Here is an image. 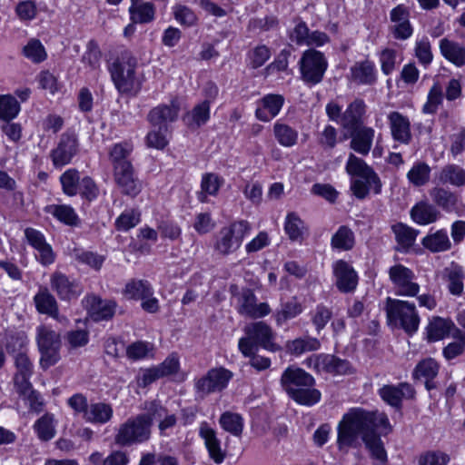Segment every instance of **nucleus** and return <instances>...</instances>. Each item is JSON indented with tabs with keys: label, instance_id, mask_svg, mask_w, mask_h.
I'll return each instance as SVG.
<instances>
[{
	"label": "nucleus",
	"instance_id": "obj_36",
	"mask_svg": "<svg viewBox=\"0 0 465 465\" xmlns=\"http://www.w3.org/2000/svg\"><path fill=\"white\" fill-rule=\"evenodd\" d=\"M454 323L450 319H443L440 317H434L427 327L429 341H440L449 336Z\"/></svg>",
	"mask_w": 465,
	"mask_h": 465
},
{
	"label": "nucleus",
	"instance_id": "obj_20",
	"mask_svg": "<svg viewBox=\"0 0 465 465\" xmlns=\"http://www.w3.org/2000/svg\"><path fill=\"white\" fill-rule=\"evenodd\" d=\"M51 288L61 300L70 301L77 298L81 288L74 281H71L65 274L54 272L50 279Z\"/></svg>",
	"mask_w": 465,
	"mask_h": 465
},
{
	"label": "nucleus",
	"instance_id": "obj_37",
	"mask_svg": "<svg viewBox=\"0 0 465 465\" xmlns=\"http://www.w3.org/2000/svg\"><path fill=\"white\" fill-rule=\"evenodd\" d=\"M444 275L448 281L450 292L453 295H460L463 292V280L465 278L462 268L458 264L452 263L450 267L445 268Z\"/></svg>",
	"mask_w": 465,
	"mask_h": 465
},
{
	"label": "nucleus",
	"instance_id": "obj_11",
	"mask_svg": "<svg viewBox=\"0 0 465 465\" xmlns=\"http://www.w3.org/2000/svg\"><path fill=\"white\" fill-rule=\"evenodd\" d=\"M346 172L352 177H360L373 185V192L379 194L381 191V182L374 170L364 160L351 153L346 163Z\"/></svg>",
	"mask_w": 465,
	"mask_h": 465
},
{
	"label": "nucleus",
	"instance_id": "obj_35",
	"mask_svg": "<svg viewBox=\"0 0 465 465\" xmlns=\"http://www.w3.org/2000/svg\"><path fill=\"white\" fill-rule=\"evenodd\" d=\"M422 245L432 252H445L450 249L451 242L445 230H438L422 239Z\"/></svg>",
	"mask_w": 465,
	"mask_h": 465
},
{
	"label": "nucleus",
	"instance_id": "obj_24",
	"mask_svg": "<svg viewBox=\"0 0 465 465\" xmlns=\"http://www.w3.org/2000/svg\"><path fill=\"white\" fill-rule=\"evenodd\" d=\"M366 112V105L363 100L355 99L342 113L341 126L349 131L363 125V116Z\"/></svg>",
	"mask_w": 465,
	"mask_h": 465
},
{
	"label": "nucleus",
	"instance_id": "obj_22",
	"mask_svg": "<svg viewBox=\"0 0 465 465\" xmlns=\"http://www.w3.org/2000/svg\"><path fill=\"white\" fill-rule=\"evenodd\" d=\"M283 104L284 97L282 94H266L258 101L255 115L260 121L269 122L278 115Z\"/></svg>",
	"mask_w": 465,
	"mask_h": 465
},
{
	"label": "nucleus",
	"instance_id": "obj_59",
	"mask_svg": "<svg viewBox=\"0 0 465 465\" xmlns=\"http://www.w3.org/2000/svg\"><path fill=\"white\" fill-rule=\"evenodd\" d=\"M74 257L79 262L86 264L95 271H99L102 268L105 260L104 255L89 251H76Z\"/></svg>",
	"mask_w": 465,
	"mask_h": 465
},
{
	"label": "nucleus",
	"instance_id": "obj_13",
	"mask_svg": "<svg viewBox=\"0 0 465 465\" xmlns=\"http://www.w3.org/2000/svg\"><path fill=\"white\" fill-rule=\"evenodd\" d=\"M308 365L318 372L324 371L331 374H346L351 369L348 361L331 354L312 356L308 359Z\"/></svg>",
	"mask_w": 465,
	"mask_h": 465
},
{
	"label": "nucleus",
	"instance_id": "obj_58",
	"mask_svg": "<svg viewBox=\"0 0 465 465\" xmlns=\"http://www.w3.org/2000/svg\"><path fill=\"white\" fill-rule=\"evenodd\" d=\"M414 52L415 56L420 64L427 67L431 64L433 54L431 52V45L428 38L425 37L417 41Z\"/></svg>",
	"mask_w": 465,
	"mask_h": 465
},
{
	"label": "nucleus",
	"instance_id": "obj_31",
	"mask_svg": "<svg viewBox=\"0 0 465 465\" xmlns=\"http://www.w3.org/2000/svg\"><path fill=\"white\" fill-rule=\"evenodd\" d=\"M441 54L457 66L465 65V47L454 41L442 38L440 41Z\"/></svg>",
	"mask_w": 465,
	"mask_h": 465
},
{
	"label": "nucleus",
	"instance_id": "obj_42",
	"mask_svg": "<svg viewBox=\"0 0 465 465\" xmlns=\"http://www.w3.org/2000/svg\"><path fill=\"white\" fill-rule=\"evenodd\" d=\"M433 202L446 212H452L456 209L458 203L457 195L442 187H435L430 192Z\"/></svg>",
	"mask_w": 465,
	"mask_h": 465
},
{
	"label": "nucleus",
	"instance_id": "obj_39",
	"mask_svg": "<svg viewBox=\"0 0 465 465\" xmlns=\"http://www.w3.org/2000/svg\"><path fill=\"white\" fill-rule=\"evenodd\" d=\"M153 293L151 284L144 280H132L126 283L124 294L133 300H145Z\"/></svg>",
	"mask_w": 465,
	"mask_h": 465
},
{
	"label": "nucleus",
	"instance_id": "obj_10",
	"mask_svg": "<svg viewBox=\"0 0 465 465\" xmlns=\"http://www.w3.org/2000/svg\"><path fill=\"white\" fill-rule=\"evenodd\" d=\"M389 277L394 285L395 293L400 296L415 297L420 292V285L414 282V272L402 264H396L389 269Z\"/></svg>",
	"mask_w": 465,
	"mask_h": 465
},
{
	"label": "nucleus",
	"instance_id": "obj_6",
	"mask_svg": "<svg viewBox=\"0 0 465 465\" xmlns=\"http://www.w3.org/2000/svg\"><path fill=\"white\" fill-rule=\"evenodd\" d=\"M246 337L239 340L238 347L244 356H251L261 346L265 350L276 351L280 347L273 341L272 328L263 322L251 323L244 328Z\"/></svg>",
	"mask_w": 465,
	"mask_h": 465
},
{
	"label": "nucleus",
	"instance_id": "obj_33",
	"mask_svg": "<svg viewBox=\"0 0 465 465\" xmlns=\"http://www.w3.org/2000/svg\"><path fill=\"white\" fill-rule=\"evenodd\" d=\"M35 307L40 313L48 314L51 317L57 318L58 305L54 295L50 293L47 288L41 289L34 298Z\"/></svg>",
	"mask_w": 465,
	"mask_h": 465
},
{
	"label": "nucleus",
	"instance_id": "obj_60",
	"mask_svg": "<svg viewBox=\"0 0 465 465\" xmlns=\"http://www.w3.org/2000/svg\"><path fill=\"white\" fill-rule=\"evenodd\" d=\"M332 316L331 309L323 304L316 306L315 310L312 312V322L315 326L317 332L324 329Z\"/></svg>",
	"mask_w": 465,
	"mask_h": 465
},
{
	"label": "nucleus",
	"instance_id": "obj_38",
	"mask_svg": "<svg viewBox=\"0 0 465 465\" xmlns=\"http://www.w3.org/2000/svg\"><path fill=\"white\" fill-rule=\"evenodd\" d=\"M210 119V101L204 100L196 104L190 114H187L185 120L187 125L191 129H197L205 124Z\"/></svg>",
	"mask_w": 465,
	"mask_h": 465
},
{
	"label": "nucleus",
	"instance_id": "obj_49",
	"mask_svg": "<svg viewBox=\"0 0 465 465\" xmlns=\"http://www.w3.org/2000/svg\"><path fill=\"white\" fill-rule=\"evenodd\" d=\"M36 341L38 350L45 348L61 347L60 335L47 326L37 328Z\"/></svg>",
	"mask_w": 465,
	"mask_h": 465
},
{
	"label": "nucleus",
	"instance_id": "obj_15",
	"mask_svg": "<svg viewBox=\"0 0 465 465\" xmlns=\"http://www.w3.org/2000/svg\"><path fill=\"white\" fill-rule=\"evenodd\" d=\"M179 111V104L172 101L170 104H160L150 110L147 120L153 126L166 131L168 124L177 120Z\"/></svg>",
	"mask_w": 465,
	"mask_h": 465
},
{
	"label": "nucleus",
	"instance_id": "obj_61",
	"mask_svg": "<svg viewBox=\"0 0 465 465\" xmlns=\"http://www.w3.org/2000/svg\"><path fill=\"white\" fill-rule=\"evenodd\" d=\"M140 222V213L132 209L124 212L115 221L118 231H128Z\"/></svg>",
	"mask_w": 465,
	"mask_h": 465
},
{
	"label": "nucleus",
	"instance_id": "obj_56",
	"mask_svg": "<svg viewBox=\"0 0 465 465\" xmlns=\"http://www.w3.org/2000/svg\"><path fill=\"white\" fill-rule=\"evenodd\" d=\"M442 102V89L439 84H434L429 91L427 102L422 107L426 114H434Z\"/></svg>",
	"mask_w": 465,
	"mask_h": 465
},
{
	"label": "nucleus",
	"instance_id": "obj_55",
	"mask_svg": "<svg viewBox=\"0 0 465 465\" xmlns=\"http://www.w3.org/2000/svg\"><path fill=\"white\" fill-rule=\"evenodd\" d=\"M284 230L292 241H297L302 237L303 222L295 213H289L285 220Z\"/></svg>",
	"mask_w": 465,
	"mask_h": 465
},
{
	"label": "nucleus",
	"instance_id": "obj_52",
	"mask_svg": "<svg viewBox=\"0 0 465 465\" xmlns=\"http://www.w3.org/2000/svg\"><path fill=\"white\" fill-rule=\"evenodd\" d=\"M222 428L232 434L233 436H241L243 429V421L241 415L232 412H224L220 418Z\"/></svg>",
	"mask_w": 465,
	"mask_h": 465
},
{
	"label": "nucleus",
	"instance_id": "obj_1",
	"mask_svg": "<svg viewBox=\"0 0 465 465\" xmlns=\"http://www.w3.org/2000/svg\"><path fill=\"white\" fill-rule=\"evenodd\" d=\"M377 429H381L384 435L392 431V426L384 412L351 409L338 424V448L357 447L360 432H376Z\"/></svg>",
	"mask_w": 465,
	"mask_h": 465
},
{
	"label": "nucleus",
	"instance_id": "obj_54",
	"mask_svg": "<svg viewBox=\"0 0 465 465\" xmlns=\"http://www.w3.org/2000/svg\"><path fill=\"white\" fill-rule=\"evenodd\" d=\"M63 191L69 196H74L77 193L80 176L75 169H69L65 171L60 177Z\"/></svg>",
	"mask_w": 465,
	"mask_h": 465
},
{
	"label": "nucleus",
	"instance_id": "obj_14",
	"mask_svg": "<svg viewBox=\"0 0 465 465\" xmlns=\"http://www.w3.org/2000/svg\"><path fill=\"white\" fill-rule=\"evenodd\" d=\"M114 180L121 193L135 197L142 190V182L134 173L133 164L114 171Z\"/></svg>",
	"mask_w": 465,
	"mask_h": 465
},
{
	"label": "nucleus",
	"instance_id": "obj_4",
	"mask_svg": "<svg viewBox=\"0 0 465 465\" xmlns=\"http://www.w3.org/2000/svg\"><path fill=\"white\" fill-rule=\"evenodd\" d=\"M385 312L389 325L402 329L410 336L418 331L420 319L414 303L388 297Z\"/></svg>",
	"mask_w": 465,
	"mask_h": 465
},
{
	"label": "nucleus",
	"instance_id": "obj_64",
	"mask_svg": "<svg viewBox=\"0 0 465 465\" xmlns=\"http://www.w3.org/2000/svg\"><path fill=\"white\" fill-rule=\"evenodd\" d=\"M173 15L177 22L185 26H193L197 21V16L194 12L182 5H178L174 7Z\"/></svg>",
	"mask_w": 465,
	"mask_h": 465
},
{
	"label": "nucleus",
	"instance_id": "obj_16",
	"mask_svg": "<svg viewBox=\"0 0 465 465\" xmlns=\"http://www.w3.org/2000/svg\"><path fill=\"white\" fill-rule=\"evenodd\" d=\"M381 398L391 407L400 409L402 399H412L415 390L408 382H401L398 385H384L379 390Z\"/></svg>",
	"mask_w": 465,
	"mask_h": 465
},
{
	"label": "nucleus",
	"instance_id": "obj_23",
	"mask_svg": "<svg viewBox=\"0 0 465 465\" xmlns=\"http://www.w3.org/2000/svg\"><path fill=\"white\" fill-rule=\"evenodd\" d=\"M392 138L403 144L411 140V122L408 117L399 112H391L388 115Z\"/></svg>",
	"mask_w": 465,
	"mask_h": 465
},
{
	"label": "nucleus",
	"instance_id": "obj_41",
	"mask_svg": "<svg viewBox=\"0 0 465 465\" xmlns=\"http://www.w3.org/2000/svg\"><path fill=\"white\" fill-rule=\"evenodd\" d=\"M321 342L317 338L305 336L297 338L288 341L286 344L287 351L292 355H301L304 352L314 351L319 350Z\"/></svg>",
	"mask_w": 465,
	"mask_h": 465
},
{
	"label": "nucleus",
	"instance_id": "obj_45",
	"mask_svg": "<svg viewBox=\"0 0 465 465\" xmlns=\"http://www.w3.org/2000/svg\"><path fill=\"white\" fill-rule=\"evenodd\" d=\"M331 245L333 249L349 251L354 245V233L345 225L339 227L337 232L332 235Z\"/></svg>",
	"mask_w": 465,
	"mask_h": 465
},
{
	"label": "nucleus",
	"instance_id": "obj_32",
	"mask_svg": "<svg viewBox=\"0 0 465 465\" xmlns=\"http://www.w3.org/2000/svg\"><path fill=\"white\" fill-rule=\"evenodd\" d=\"M129 13L134 23L148 24L154 19L155 5L151 2L136 4V0H132Z\"/></svg>",
	"mask_w": 465,
	"mask_h": 465
},
{
	"label": "nucleus",
	"instance_id": "obj_34",
	"mask_svg": "<svg viewBox=\"0 0 465 465\" xmlns=\"http://www.w3.org/2000/svg\"><path fill=\"white\" fill-rule=\"evenodd\" d=\"M133 151V146L129 143H115L109 152L110 161L114 171L132 164L129 156Z\"/></svg>",
	"mask_w": 465,
	"mask_h": 465
},
{
	"label": "nucleus",
	"instance_id": "obj_30",
	"mask_svg": "<svg viewBox=\"0 0 465 465\" xmlns=\"http://www.w3.org/2000/svg\"><path fill=\"white\" fill-rule=\"evenodd\" d=\"M437 179L440 184L462 187L465 185V169L458 164L448 163L440 169Z\"/></svg>",
	"mask_w": 465,
	"mask_h": 465
},
{
	"label": "nucleus",
	"instance_id": "obj_62",
	"mask_svg": "<svg viewBox=\"0 0 465 465\" xmlns=\"http://www.w3.org/2000/svg\"><path fill=\"white\" fill-rule=\"evenodd\" d=\"M302 312V306L297 302H289L282 306V309L275 314L278 324L292 319Z\"/></svg>",
	"mask_w": 465,
	"mask_h": 465
},
{
	"label": "nucleus",
	"instance_id": "obj_5",
	"mask_svg": "<svg viewBox=\"0 0 465 465\" xmlns=\"http://www.w3.org/2000/svg\"><path fill=\"white\" fill-rule=\"evenodd\" d=\"M153 419L147 413L129 418L119 426L114 442L119 446H132L147 441L151 437Z\"/></svg>",
	"mask_w": 465,
	"mask_h": 465
},
{
	"label": "nucleus",
	"instance_id": "obj_48",
	"mask_svg": "<svg viewBox=\"0 0 465 465\" xmlns=\"http://www.w3.org/2000/svg\"><path fill=\"white\" fill-rule=\"evenodd\" d=\"M34 430L42 441H48L52 440L55 435L54 415L51 413H45L43 415L35 421Z\"/></svg>",
	"mask_w": 465,
	"mask_h": 465
},
{
	"label": "nucleus",
	"instance_id": "obj_21",
	"mask_svg": "<svg viewBox=\"0 0 465 465\" xmlns=\"http://www.w3.org/2000/svg\"><path fill=\"white\" fill-rule=\"evenodd\" d=\"M348 132L351 137L350 148L359 154L367 155L372 146L375 130L364 125Z\"/></svg>",
	"mask_w": 465,
	"mask_h": 465
},
{
	"label": "nucleus",
	"instance_id": "obj_47",
	"mask_svg": "<svg viewBox=\"0 0 465 465\" xmlns=\"http://www.w3.org/2000/svg\"><path fill=\"white\" fill-rule=\"evenodd\" d=\"M351 74L360 84H372L375 80L374 64L371 61H363L351 67Z\"/></svg>",
	"mask_w": 465,
	"mask_h": 465
},
{
	"label": "nucleus",
	"instance_id": "obj_27",
	"mask_svg": "<svg viewBox=\"0 0 465 465\" xmlns=\"http://www.w3.org/2000/svg\"><path fill=\"white\" fill-rule=\"evenodd\" d=\"M200 436L204 440L205 447L210 458L217 464H221L225 459V452L221 448V441L216 432L206 424L200 428Z\"/></svg>",
	"mask_w": 465,
	"mask_h": 465
},
{
	"label": "nucleus",
	"instance_id": "obj_40",
	"mask_svg": "<svg viewBox=\"0 0 465 465\" xmlns=\"http://www.w3.org/2000/svg\"><path fill=\"white\" fill-rule=\"evenodd\" d=\"M431 169L425 162H416L407 173V179L415 187L426 185L430 179Z\"/></svg>",
	"mask_w": 465,
	"mask_h": 465
},
{
	"label": "nucleus",
	"instance_id": "obj_18",
	"mask_svg": "<svg viewBox=\"0 0 465 465\" xmlns=\"http://www.w3.org/2000/svg\"><path fill=\"white\" fill-rule=\"evenodd\" d=\"M84 303L94 322L110 320L115 313L116 303L114 301H103L95 295H90L84 300Z\"/></svg>",
	"mask_w": 465,
	"mask_h": 465
},
{
	"label": "nucleus",
	"instance_id": "obj_63",
	"mask_svg": "<svg viewBox=\"0 0 465 465\" xmlns=\"http://www.w3.org/2000/svg\"><path fill=\"white\" fill-rule=\"evenodd\" d=\"M101 56L102 54L97 43L91 40L87 44V50L83 55L82 61L92 69H96L100 65Z\"/></svg>",
	"mask_w": 465,
	"mask_h": 465
},
{
	"label": "nucleus",
	"instance_id": "obj_25",
	"mask_svg": "<svg viewBox=\"0 0 465 465\" xmlns=\"http://www.w3.org/2000/svg\"><path fill=\"white\" fill-rule=\"evenodd\" d=\"M271 312L266 302L256 303V297L251 290L242 292L239 312L250 318H261Z\"/></svg>",
	"mask_w": 465,
	"mask_h": 465
},
{
	"label": "nucleus",
	"instance_id": "obj_57",
	"mask_svg": "<svg viewBox=\"0 0 465 465\" xmlns=\"http://www.w3.org/2000/svg\"><path fill=\"white\" fill-rule=\"evenodd\" d=\"M23 53L34 63H41L46 58L45 47L37 39H31L24 47Z\"/></svg>",
	"mask_w": 465,
	"mask_h": 465
},
{
	"label": "nucleus",
	"instance_id": "obj_9",
	"mask_svg": "<svg viewBox=\"0 0 465 465\" xmlns=\"http://www.w3.org/2000/svg\"><path fill=\"white\" fill-rule=\"evenodd\" d=\"M232 378V373L229 370L223 367L213 368L204 376L195 380L196 393L203 398L211 393L222 391Z\"/></svg>",
	"mask_w": 465,
	"mask_h": 465
},
{
	"label": "nucleus",
	"instance_id": "obj_53",
	"mask_svg": "<svg viewBox=\"0 0 465 465\" xmlns=\"http://www.w3.org/2000/svg\"><path fill=\"white\" fill-rule=\"evenodd\" d=\"M440 366L432 358H427L420 361L413 371L415 379H434L439 372Z\"/></svg>",
	"mask_w": 465,
	"mask_h": 465
},
{
	"label": "nucleus",
	"instance_id": "obj_17",
	"mask_svg": "<svg viewBox=\"0 0 465 465\" xmlns=\"http://www.w3.org/2000/svg\"><path fill=\"white\" fill-rule=\"evenodd\" d=\"M391 21L394 24L391 26V33L395 39L406 40L412 35L413 29L410 23V12L403 5L394 7L390 13Z\"/></svg>",
	"mask_w": 465,
	"mask_h": 465
},
{
	"label": "nucleus",
	"instance_id": "obj_28",
	"mask_svg": "<svg viewBox=\"0 0 465 465\" xmlns=\"http://www.w3.org/2000/svg\"><path fill=\"white\" fill-rule=\"evenodd\" d=\"M360 436L371 459L377 460L381 465H385L388 460L387 451L381 436L377 432H360Z\"/></svg>",
	"mask_w": 465,
	"mask_h": 465
},
{
	"label": "nucleus",
	"instance_id": "obj_46",
	"mask_svg": "<svg viewBox=\"0 0 465 465\" xmlns=\"http://www.w3.org/2000/svg\"><path fill=\"white\" fill-rule=\"evenodd\" d=\"M391 230L395 235V239L397 242L402 248H410L413 245L416 237L418 235V231L402 223H398L391 226Z\"/></svg>",
	"mask_w": 465,
	"mask_h": 465
},
{
	"label": "nucleus",
	"instance_id": "obj_3",
	"mask_svg": "<svg viewBox=\"0 0 465 465\" xmlns=\"http://www.w3.org/2000/svg\"><path fill=\"white\" fill-rule=\"evenodd\" d=\"M137 60L129 50H123L109 66L111 78L121 94H136L141 82L136 76Z\"/></svg>",
	"mask_w": 465,
	"mask_h": 465
},
{
	"label": "nucleus",
	"instance_id": "obj_51",
	"mask_svg": "<svg viewBox=\"0 0 465 465\" xmlns=\"http://www.w3.org/2000/svg\"><path fill=\"white\" fill-rule=\"evenodd\" d=\"M20 104L10 94L0 95V120L12 121L20 112Z\"/></svg>",
	"mask_w": 465,
	"mask_h": 465
},
{
	"label": "nucleus",
	"instance_id": "obj_8",
	"mask_svg": "<svg viewBox=\"0 0 465 465\" xmlns=\"http://www.w3.org/2000/svg\"><path fill=\"white\" fill-rule=\"evenodd\" d=\"M299 64L302 79L312 85L322 81L328 67L324 54L315 49H308L303 52Z\"/></svg>",
	"mask_w": 465,
	"mask_h": 465
},
{
	"label": "nucleus",
	"instance_id": "obj_7",
	"mask_svg": "<svg viewBox=\"0 0 465 465\" xmlns=\"http://www.w3.org/2000/svg\"><path fill=\"white\" fill-rule=\"evenodd\" d=\"M250 230L249 223L244 220L234 222L230 226L222 228L216 236L214 250L222 255L234 252L242 245Z\"/></svg>",
	"mask_w": 465,
	"mask_h": 465
},
{
	"label": "nucleus",
	"instance_id": "obj_19",
	"mask_svg": "<svg viewBox=\"0 0 465 465\" xmlns=\"http://www.w3.org/2000/svg\"><path fill=\"white\" fill-rule=\"evenodd\" d=\"M336 286L341 292H353L358 284V275L354 269L345 261L340 260L333 266Z\"/></svg>",
	"mask_w": 465,
	"mask_h": 465
},
{
	"label": "nucleus",
	"instance_id": "obj_12",
	"mask_svg": "<svg viewBox=\"0 0 465 465\" xmlns=\"http://www.w3.org/2000/svg\"><path fill=\"white\" fill-rule=\"evenodd\" d=\"M78 152V140L74 134L64 133L57 146L51 152V159L55 167L68 164Z\"/></svg>",
	"mask_w": 465,
	"mask_h": 465
},
{
	"label": "nucleus",
	"instance_id": "obj_29",
	"mask_svg": "<svg viewBox=\"0 0 465 465\" xmlns=\"http://www.w3.org/2000/svg\"><path fill=\"white\" fill-rule=\"evenodd\" d=\"M113 414L111 404L103 401L91 402L84 420L89 423L103 425L111 420Z\"/></svg>",
	"mask_w": 465,
	"mask_h": 465
},
{
	"label": "nucleus",
	"instance_id": "obj_2",
	"mask_svg": "<svg viewBox=\"0 0 465 465\" xmlns=\"http://www.w3.org/2000/svg\"><path fill=\"white\" fill-rule=\"evenodd\" d=\"M314 378L304 370L289 366L281 377V385L288 396L302 405L312 406L321 400V392L314 389Z\"/></svg>",
	"mask_w": 465,
	"mask_h": 465
},
{
	"label": "nucleus",
	"instance_id": "obj_50",
	"mask_svg": "<svg viewBox=\"0 0 465 465\" xmlns=\"http://www.w3.org/2000/svg\"><path fill=\"white\" fill-rule=\"evenodd\" d=\"M273 133L278 143L285 147L293 146L298 140V132L288 124L276 123Z\"/></svg>",
	"mask_w": 465,
	"mask_h": 465
},
{
	"label": "nucleus",
	"instance_id": "obj_43",
	"mask_svg": "<svg viewBox=\"0 0 465 465\" xmlns=\"http://www.w3.org/2000/svg\"><path fill=\"white\" fill-rule=\"evenodd\" d=\"M46 213H51L61 223L69 226H77L79 218L74 210L69 205L53 204L45 208Z\"/></svg>",
	"mask_w": 465,
	"mask_h": 465
},
{
	"label": "nucleus",
	"instance_id": "obj_26",
	"mask_svg": "<svg viewBox=\"0 0 465 465\" xmlns=\"http://www.w3.org/2000/svg\"><path fill=\"white\" fill-rule=\"evenodd\" d=\"M410 215L414 223L427 225L437 222L440 217V213L433 204L420 201L412 206Z\"/></svg>",
	"mask_w": 465,
	"mask_h": 465
},
{
	"label": "nucleus",
	"instance_id": "obj_44",
	"mask_svg": "<svg viewBox=\"0 0 465 465\" xmlns=\"http://www.w3.org/2000/svg\"><path fill=\"white\" fill-rule=\"evenodd\" d=\"M223 183V180L217 174L213 173H205L202 178V191L198 194L199 201L205 203L208 194L216 195Z\"/></svg>",
	"mask_w": 465,
	"mask_h": 465
}]
</instances>
